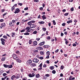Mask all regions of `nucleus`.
<instances>
[{"label":"nucleus","mask_w":80,"mask_h":80,"mask_svg":"<svg viewBox=\"0 0 80 80\" xmlns=\"http://www.w3.org/2000/svg\"><path fill=\"white\" fill-rule=\"evenodd\" d=\"M15 75H13L12 76L11 78V80H13V79H14V78H15Z\"/></svg>","instance_id":"obj_19"},{"label":"nucleus","mask_w":80,"mask_h":80,"mask_svg":"<svg viewBox=\"0 0 80 80\" xmlns=\"http://www.w3.org/2000/svg\"><path fill=\"white\" fill-rule=\"evenodd\" d=\"M40 40V38H37L36 39V40H37V41H39Z\"/></svg>","instance_id":"obj_46"},{"label":"nucleus","mask_w":80,"mask_h":80,"mask_svg":"<svg viewBox=\"0 0 80 80\" xmlns=\"http://www.w3.org/2000/svg\"><path fill=\"white\" fill-rule=\"evenodd\" d=\"M32 61L33 62H35V63H38L39 61V60H38L37 58H35L33 59Z\"/></svg>","instance_id":"obj_1"},{"label":"nucleus","mask_w":80,"mask_h":80,"mask_svg":"<svg viewBox=\"0 0 80 80\" xmlns=\"http://www.w3.org/2000/svg\"><path fill=\"white\" fill-rule=\"evenodd\" d=\"M45 75L46 77H50V75H49L48 74H46Z\"/></svg>","instance_id":"obj_41"},{"label":"nucleus","mask_w":80,"mask_h":80,"mask_svg":"<svg viewBox=\"0 0 80 80\" xmlns=\"http://www.w3.org/2000/svg\"><path fill=\"white\" fill-rule=\"evenodd\" d=\"M42 68L40 67V68H38V70H42Z\"/></svg>","instance_id":"obj_58"},{"label":"nucleus","mask_w":80,"mask_h":80,"mask_svg":"<svg viewBox=\"0 0 80 80\" xmlns=\"http://www.w3.org/2000/svg\"><path fill=\"white\" fill-rule=\"evenodd\" d=\"M39 59H40L41 60H43V58L42 57H39Z\"/></svg>","instance_id":"obj_43"},{"label":"nucleus","mask_w":80,"mask_h":80,"mask_svg":"<svg viewBox=\"0 0 80 80\" xmlns=\"http://www.w3.org/2000/svg\"><path fill=\"white\" fill-rule=\"evenodd\" d=\"M33 70L34 71H37V69L36 68H33Z\"/></svg>","instance_id":"obj_62"},{"label":"nucleus","mask_w":80,"mask_h":80,"mask_svg":"<svg viewBox=\"0 0 80 80\" xmlns=\"http://www.w3.org/2000/svg\"><path fill=\"white\" fill-rule=\"evenodd\" d=\"M61 37H63V33L62 32L61 34Z\"/></svg>","instance_id":"obj_57"},{"label":"nucleus","mask_w":80,"mask_h":80,"mask_svg":"<svg viewBox=\"0 0 80 80\" xmlns=\"http://www.w3.org/2000/svg\"><path fill=\"white\" fill-rule=\"evenodd\" d=\"M25 30L27 31V32H31V30H30V27H27L25 29Z\"/></svg>","instance_id":"obj_4"},{"label":"nucleus","mask_w":80,"mask_h":80,"mask_svg":"<svg viewBox=\"0 0 80 80\" xmlns=\"http://www.w3.org/2000/svg\"><path fill=\"white\" fill-rule=\"evenodd\" d=\"M20 10L19 8H17L16 9L15 11L14 12V13H18L20 12Z\"/></svg>","instance_id":"obj_5"},{"label":"nucleus","mask_w":80,"mask_h":80,"mask_svg":"<svg viewBox=\"0 0 80 80\" xmlns=\"http://www.w3.org/2000/svg\"><path fill=\"white\" fill-rule=\"evenodd\" d=\"M42 30H43V31L45 32V31H46V28H42Z\"/></svg>","instance_id":"obj_42"},{"label":"nucleus","mask_w":80,"mask_h":80,"mask_svg":"<svg viewBox=\"0 0 80 80\" xmlns=\"http://www.w3.org/2000/svg\"><path fill=\"white\" fill-rule=\"evenodd\" d=\"M6 26V24L5 23H3L1 24V27L4 28Z\"/></svg>","instance_id":"obj_9"},{"label":"nucleus","mask_w":80,"mask_h":80,"mask_svg":"<svg viewBox=\"0 0 80 80\" xmlns=\"http://www.w3.org/2000/svg\"><path fill=\"white\" fill-rule=\"evenodd\" d=\"M31 67H35L36 66V64L34 63H32L31 65Z\"/></svg>","instance_id":"obj_14"},{"label":"nucleus","mask_w":80,"mask_h":80,"mask_svg":"<svg viewBox=\"0 0 80 80\" xmlns=\"http://www.w3.org/2000/svg\"><path fill=\"white\" fill-rule=\"evenodd\" d=\"M43 67H47V65L46 64H44L43 65Z\"/></svg>","instance_id":"obj_60"},{"label":"nucleus","mask_w":80,"mask_h":80,"mask_svg":"<svg viewBox=\"0 0 80 80\" xmlns=\"http://www.w3.org/2000/svg\"><path fill=\"white\" fill-rule=\"evenodd\" d=\"M3 66L5 68H8V65H6L5 64H3Z\"/></svg>","instance_id":"obj_23"},{"label":"nucleus","mask_w":80,"mask_h":80,"mask_svg":"<svg viewBox=\"0 0 80 80\" xmlns=\"http://www.w3.org/2000/svg\"><path fill=\"white\" fill-rule=\"evenodd\" d=\"M2 75H3V77H5V76L7 75V73H4Z\"/></svg>","instance_id":"obj_48"},{"label":"nucleus","mask_w":80,"mask_h":80,"mask_svg":"<svg viewBox=\"0 0 80 80\" xmlns=\"http://www.w3.org/2000/svg\"><path fill=\"white\" fill-rule=\"evenodd\" d=\"M16 21V20H12V22L13 23H15L16 22H15L16 21Z\"/></svg>","instance_id":"obj_34"},{"label":"nucleus","mask_w":80,"mask_h":80,"mask_svg":"<svg viewBox=\"0 0 80 80\" xmlns=\"http://www.w3.org/2000/svg\"><path fill=\"white\" fill-rule=\"evenodd\" d=\"M68 43V41H66L65 43H66V45H67V43Z\"/></svg>","instance_id":"obj_55"},{"label":"nucleus","mask_w":80,"mask_h":80,"mask_svg":"<svg viewBox=\"0 0 80 80\" xmlns=\"http://www.w3.org/2000/svg\"><path fill=\"white\" fill-rule=\"evenodd\" d=\"M31 22V23H35V21H34V20H32V21H30Z\"/></svg>","instance_id":"obj_38"},{"label":"nucleus","mask_w":80,"mask_h":80,"mask_svg":"<svg viewBox=\"0 0 80 80\" xmlns=\"http://www.w3.org/2000/svg\"><path fill=\"white\" fill-rule=\"evenodd\" d=\"M58 50H59L58 49H57L55 51V52H56V53H57V52H58Z\"/></svg>","instance_id":"obj_56"},{"label":"nucleus","mask_w":80,"mask_h":80,"mask_svg":"<svg viewBox=\"0 0 80 80\" xmlns=\"http://www.w3.org/2000/svg\"><path fill=\"white\" fill-rule=\"evenodd\" d=\"M12 37H13L15 35V32H12Z\"/></svg>","instance_id":"obj_26"},{"label":"nucleus","mask_w":80,"mask_h":80,"mask_svg":"<svg viewBox=\"0 0 80 80\" xmlns=\"http://www.w3.org/2000/svg\"><path fill=\"white\" fill-rule=\"evenodd\" d=\"M1 40L2 42V44L3 45H5V40L3 38H2L1 39Z\"/></svg>","instance_id":"obj_2"},{"label":"nucleus","mask_w":80,"mask_h":80,"mask_svg":"<svg viewBox=\"0 0 80 80\" xmlns=\"http://www.w3.org/2000/svg\"><path fill=\"white\" fill-rule=\"evenodd\" d=\"M18 4L20 6H22V3H18Z\"/></svg>","instance_id":"obj_45"},{"label":"nucleus","mask_w":80,"mask_h":80,"mask_svg":"<svg viewBox=\"0 0 80 80\" xmlns=\"http://www.w3.org/2000/svg\"><path fill=\"white\" fill-rule=\"evenodd\" d=\"M63 76V74L61 73L60 74V77H62Z\"/></svg>","instance_id":"obj_63"},{"label":"nucleus","mask_w":80,"mask_h":80,"mask_svg":"<svg viewBox=\"0 0 80 80\" xmlns=\"http://www.w3.org/2000/svg\"><path fill=\"white\" fill-rule=\"evenodd\" d=\"M9 25H10V26H11V27H12L13 24H12V22H10L9 23Z\"/></svg>","instance_id":"obj_36"},{"label":"nucleus","mask_w":80,"mask_h":80,"mask_svg":"<svg viewBox=\"0 0 80 80\" xmlns=\"http://www.w3.org/2000/svg\"><path fill=\"white\" fill-rule=\"evenodd\" d=\"M37 45V42L36 41H34L33 42V44L32 45L33 47L36 46Z\"/></svg>","instance_id":"obj_7"},{"label":"nucleus","mask_w":80,"mask_h":80,"mask_svg":"<svg viewBox=\"0 0 80 80\" xmlns=\"http://www.w3.org/2000/svg\"><path fill=\"white\" fill-rule=\"evenodd\" d=\"M44 48H48V45H44Z\"/></svg>","instance_id":"obj_27"},{"label":"nucleus","mask_w":80,"mask_h":80,"mask_svg":"<svg viewBox=\"0 0 80 80\" xmlns=\"http://www.w3.org/2000/svg\"><path fill=\"white\" fill-rule=\"evenodd\" d=\"M3 38H5V39H7V37L5 35H4L3 36Z\"/></svg>","instance_id":"obj_33"},{"label":"nucleus","mask_w":80,"mask_h":80,"mask_svg":"<svg viewBox=\"0 0 80 80\" xmlns=\"http://www.w3.org/2000/svg\"><path fill=\"white\" fill-rule=\"evenodd\" d=\"M53 68H54V67L53 66H51L50 67V70H53Z\"/></svg>","instance_id":"obj_28"},{"label":"nucleus","mask_w":80,"mask_h":80,"mask_svg":"<svg viewBox=\"0 0 80 80\" xmlns=\"http://www.w3.org/2000/svg\"><path fill=\"white\" fill-rule=\"evenodd\" d=\"M13 67V66L12 65H8V68H11Z\"/></svg>","instance_id":"obj_24"},{"label":"nucleus","mask_w":80,"mask_h":80,"mask_svg":"<svg viewBox=\"0 0 80 80\" xmlns=\"http://www.w3.org/2000/svg\"><path fill=\"white\" fill-rule=\"evenodd\" d=\"M42 19L43 20H45V19H47V18H46V17H45V15H43L42 16Z\"/></svg>","instance_id":"obj_15"},{"label":"nucleus","mask_w":80,"mask_h":80,"mask_svg":"<svg viewBox=\"0 0 80 80\" xmlns=\"http://www.w3.org/2000/svg\"><path fill=\"white\" fill-rule=\"evenodd\" d=\"M52 73H53V74H55V73H56V71L55 70H53L52 71Z\"/></svg>","instance_id":"obj_35"},{"label":"nucleus","mask_w":80,"mask_h":80,"mask_svg":"<svg viewBox=\"0 0 80 80\" xmlns=\"http://www.w3.org/2000/svg\"><path fill=\"white\" fill-rule=\"evenodd\" d=\"M68 13H65L64 14V16H68Z\"/></svg>","instance_id":"obj_39"},{"label":"nucleus","mask_w":80,"mask_h":80,"mask_svg":"<svg viewBox=\"0 0 80 80\" xmlns=\"http://www.w3.org/2000/svg\"><path fill=\"white\" fill-rule=\"evenodd\" d=\"M32 61L31 60H29L27 61V64L28 65H30V64H32Z\"/></svg>","instance_id":"obj_6"},{"label":"nucleus","mask_w":80,"mask_h":80,"mask_svg":"<svg viewBox=\"0 0 80 80\" xmlns=\"http://www.w3.org/2000/svg\"><path fill=\"white\" fill-rule=\"evenodd\" d=\"M38 23H40V24H44V23H45V22L43 21H41L38 22Z\"/></svg>","instance_id":"obj_18"},{"label":"nucleus","mask_w":80,"mask_h":80,"mask_svg":"<svg viewBox=\"0 0 80 80\" xmlns=\"http://www.w3.org/2000/svg\"><path fill=\"white\" fill-rule=\"evenodd\" d=\"M35 76L36 78H39V77H40V74H36Z\"/></svg>","instance_id":"obj_17"},{"label":"nucleus","mask_w":80,"mask_h":80,"mask_svg":"<svg viewBox=\"0 0 80 80\" xmlns=\"http://www.w3.org/2000/svg\"><path fill=\"white\" fill-rule=\"evenodd\" d=\"M67 23H72V20H69L67 22Z\"/></svg>","instance_id":"obj_25"},{"label":"nucleus","mask_w":80,"mask_h":80,"mask_svg":"<svg viewBox=\"0 0 80 80\" xmlns=\"http://www.w3.org/2000/svg\"><path fill=\"white\" fill-rule=\"evenodd\" d=\"M72 78H73V76H70V77H69V80H72Z\"/></svg>","instance_id":"obj_31"},{"label":"nucleus","mask_w":80,"mask_h":80,"mask_svg":"<svg viewBox=\"0 0 80 80\" xmlns=\"http://www.w3.org/2000/svg\"><path fill=\"white\" fill-rule=\"evenodd\" d=\"M32 43V41L31 39L29 40V43L30 45Z\"/></svg>","instance_id":"obj_29"},{"label":"nucleus","mask_w":80,"mask_h":80,"mask_svg":"<svg viewBox=\"0 0 80 80\" xmlns=\"http://www.w3.org/2000/svg\"><path fill=\"white\" fill-rule=\"evenodd\" d=\"M13 57L14 59H15L16 60L17 58H18L17 57V55L15 54H13Z\"/></svg>","instance_id":"obj_11"},{"label":"nucleus","mask_w":80,"mask_h":80,"mask_svg":"<svg viewBox=\"0 0 80 80\" xmlns=\"http://www.w3.org/2000/svg\"><path fill=\"white\" fill-rule=\"evenodd\" d=\"M40 53L41 55H44V52H43L42 51H40Z\"/></svg>","instance_id":"obj_22"},{"label":"nucleus","mask_w":80,"mask_h":80,"mask_svg":"<svg viewBox=\"0 0 80 80\" xmlns=\"http://www.w3.org/2000/svg\"><path fill=\"white\" fill-rule=\"evenodd\" d=\"M25 29H23L21 31V32H25Z\"/></svg>","instance_id":"obj_53"},{"label":"nucleus","mask_w":80,"mask_h":80,"mask_svg":"<svg viewBox=\"0 0 80 80\" xmlns=\"http://www.w3.org/2000/svg\"><path fill=\"white\" fill-rule=\"evenodd\" d=\"M47 56L50 55V52L49 51H48L47 52Z\"/></svg>","instance_id":"obj_32"},{"label":"nucleus","mask_w":80,"mask_h":80,"mask_svg":"<svg viewBox=\"0 0 80 80\" xmlns=\"http://www.w3.org/2000/svg\"><path fill=\"white\" fill-rule=\"evenodd\" d=\"M47 38L48 40H49V39H50V36L48 37Z\"/></svg>","instance_id":"obj_61"},{"label":"nucleus","mask_w":80,"mask_h":80,"mask_svg":"<svg viewBox=\"0 0 80 80\" xmlns=\"http://www.w3.org/2000/svg\"><path fill=\"white\" fill-rule=\"evenodd\" d=\"M53 25H56V22H55V20L53 21Z\"/></svg>","instance_id":"obj_37"},{"label":"nucleus","mask_w":80,"mask_h":80,"mask_svg":"<svg viewBox=\"0 0 80 80\" xmlns=\"http://www.w3.org/2000/svg\"><path fill=\"white\" fill-rule=\"evenodd\" d=\"M0 22H3V19H1L0 20Z\"/></svg>","instance_id":"obj_59"},{"label":"nucleus","mask_w":80,"mask_h":80,"mask_svg":"<svg viewBox=\"0 0 80 80\" xmlns=\"http://www.w3.org/2000/svg\"><path fill=\"white\" fill-rule=\"evenodd\" d=\"M42 48L41 47H38L36 48L37 50H42Z\"/></svg>","instance_id":"obj_10"},{"label":"nucleus","mask_w":80,"mask_h":80,"mask_svg":"<svg viewBox=\"0 0 80 80\" xmlns=\"http://www.w3.org/2000/svg\"><path fill=\"white\" fill-rule=\"evenodd\" d=\"M16 60L17 61V62H19V63H20L21 62V60L20 59H18V58H17L16 59Z\"/></svg>","instance_id":"obj_13"},{"label":"nucleus","mask_w":80,"mask_h":80,"mask_svg":"<svg viewBox=\"0 0 80 80\" xmlns=\"http://www.w3.org/2000/svg\"><path fill=\"white\" fill-rule=\"evenodd\" d=\"M33 52H35V53H38V51L35 49L33 50Z\"/></svg>","instance_id":"obj_30"},{"label":"nucleus","mask_w":80,"mask_h":80,"mask_svg":"<svg viewBox=\"0 0 80 80\" xmlns=\"http://www.w3.org/2000/svg\"><path fill=\"white\" fill-rule=\"evenodd\" d=\"M28 9V8L27 7V8H24V10H27Z\"/></svg>","instance_id":"obj_50"},{"label":"nucleus","mask_w":80,"mask_h":80,"mask_svg":"<svg viewBox=\"0 0 80 80\" xmlns=\"http://www.w3.org/2000/svg\"><path fill=\"white\" fill-rule=\"evenodd\" d=\"M5 78H2V80H5Z\"/></svg>","instance_id":"obj_64"},{"label":"nucleus","mask_w":80,"mask_h":80,"mask_svg":"<svg viewBox=\"0 0 80 80\" xmlns=\"http://www.w3.org/2000/svg\"><path fill=\"white\" fill-rule=\"evenodd\" d=\"M37 31H34V32H33V34H37Z\"/></svg>","instance_id":"obj_44"},{"label":"nucleus","mask_w":80,"mask_h":80,"mask_svg":"<svg viewBox=\"0 0 80 80\" xmlns=\"http://www.w3.org/2000/svg\"><path fill=\"white\" fill-rule=\"evenodd\" d=\"M24 34L25 35H30V33L28 32H27L24 33Z\"/></svg>","instance_id":"obj_21"},{"label":"nucleus","mask_w":80,"mask_h":80,"mask_svg":"<svg viewBox=\"0 0 80 80\" xmlns=\"http://www.w3.org/2000/svg\"><path fill=\"white\" fill-rule=\"evenodd\" d=\"M61 68L62 70H63V66H61Z\"/></svg>","instance_id":"obj_54"},{"label":"nucleus","mask_w":80,"mask_h":80,"mask_svg":"<svg viewBox=\"0 0 80 80\" xmlns=\"http://www.w3.org/2000/svg\"><path fill=\"white\" fill-rule=\"evenodd\" d=\"M29 77H35V74L34 73H32V74H30L29 75Z\"/></svg>","instance_id":"obj_8"},{"label":"nucleus","mask_w":80,"mask_h":80,"mask_svg":"<svg viewBox=\"0 0 80 80\" xmlns=\"http://www.w3.org/2000/svg\"><path fill=\"white\" fill-rule=\"evenodd\" d=\"M28 25H30V26L31 25H32V22H31V21H30L29 22H28L27 23Z\"/></svg>","instance_id":"obj_16"},{"label":"nucleus","mask_w":80,"mask_h":80,"mask_svg":"<svg viewBox=\"0 0 80 80\" xmlns=\"http://www.w3.org/2000/svg\"><path fill=\"white\" fill-rule=\"evenodd\" d=\"M42 63H41L39 65L40 67H41V68H42Z\"/></svg>","instance_id":"obj_47"},{"label":"nucleus","mask_w":80,"mask_h":80,"mask_svg":"<svg viewBox=\"0 0 80 80\" xmlns=\"http://www.w3.org/2000/svg\"><path fill=\"white\" fill-rule=\"evenodd\" d=\"M66 24L65 23H64L62 24V26H63V27H64L65 26Z\"/></svg>","instance_id":"obj_52"},{"label":"nucleus","mask_w":80,"mask_h":80,"mask_svg":"<svg viewBox=\"0 0 80 80\" xmlns=\"http://www.w3.org/2000/svg\"><path fill=\"white\" fill-rule=\"evenodd\" d=\"M45 44V42H42L39 43V45L40 46H42Z\"/></svg>","instance_id":"obj_12"},{"label":"nucleus","mask_w":80,"mask_h":80,"mask_svg":"<svg viewBox=\"0 0 80 80\" xmlns=\"http://www.w3.org/2000/svg\"><path fill=\"white\" fill-rule=\"evenodd\" d=\"M37 27V26L35 24H32L30 26V27L31 28H34Z\"/></svg>","instance_id":"obj_3"},{"label":"nucleus","mask_w":80,"mask_h":80,"mask_svg":"<svg viewBox=\"0 0 80 80\" xmlns=\"http://www.w3.org/2000/svg\"><path fill=\"white\" fill-rule=\"evenodd\" d=\"M34 2H39V1L38 0H34Z\"/></svg>","instance_id":"obj_51"},{"label":"nucleus","mask_w":80,"mask_h":80,"mask_svg":"<svg viewBox=\"0 0 80 80\" xmlns=\"http://www.w3.org/2000/svg\"><path fill=\"white\" fill-rule=\"evenodd\" d=\"M5 57H3L1 59V60L2 62H3V61H5Z\"/></svg>","instance_id":"obj_20"},{"label":"nucleus","mask_w":80,"mask_h":80,"mask_svg":"<svg viewBox=\"0 0 80 80\" xmlns=\"http://www.w3.org/2000/svg\"><path fill=\"white\" fill-rule=\"evenodd\" d=\"M71 11L73 12L74 10V9H73V8H72L71 9Z\"/></svg>","instance_id":"obj_49"},{"label":"nucleus","mask_w":80,"mask_h":80,"mask_svg":"<svg viewBox=\"0 0 80 80\" xmlns=\"http://www.w3.org/2000/svg\"><path fill=\"white\" fill-rule=\"evenodd\" d=\"M14 8H15V7H14V6H13L11 8L12 11H13V10H14Z\"/></svg>","instance_id":"obj_40"}]
</instances>
